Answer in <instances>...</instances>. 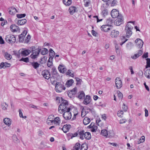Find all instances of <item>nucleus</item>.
Here are the masks:
<instances>
[{"label":"nucleus","instance_id":"1","mask_svg":"<svg viewBox=\"0 0 150 150\" xmlns=\"http://www.w3.org/2000/svg\"><path fill=\"white\" fill-rule=\"evenodd\" d=\"M133 23L134 22L132 21L128 22L125 26V30L126 33V37L127 38H129L132 34V30L133 29V27L131 26L129 23Z\"/></svg>","mask_w":150,"mask_h":150},{"label":"nucleus","instance_id":"2","mask_svg":"<svg viewBox=\"0 0 150 150\" xmlns=\"http://www.w3.org/2000/svg\"><path fill=\"white\" fill-rule=\"evenodd\" d=\"M61 100L62 101V103L60 104L62 105V112H66L67 111L68 108L71 107H68V101L66 100H64L62 97L61 98Z\"/></svg>","mask_w":150,"mask_h":150},{"label":"nucleus","instance_id":"3","mask_svg":"<svg viewBox=\"0 0 150 150\" xmlns=\"http://www.w3.org/2000/svg\"><path fill=\"white\" fill-rule=\"evenodd\" d=\"M41 74L43 77L47 79H49L50 78V80L52 81V80L53 79V76L51 77L50 73L47 70H45L42 71Z\"/></svg>","mask_w":150,"mask_h":150},{"label":"nucleus","instance_id":"4","mask_svg":"<svg viewBox=\"0 0 150 150\" xmlns=\"http://www.w3.org/2000/svg\"><path fill=\"white\" fill-rule=\"evenodd\" d=\"M55 89L57 92L60 93L62 92L63 90H65L66 88L61 83L57 82L56 83Z\"/></svg>","mask_w":150,"mask_h":150},{"label":"nucleus","instance_id":"5","mask_svg":"<svg viewBox=\"0 0 150 150\" xmlns=\"http://www.w3.org/2000/svg\"><path fill=\"white\" fill-rule=\"evenodd\" d=\"M5 40L6 41L9 43H14L16 41V38L12 35H7L5 37Z\"/></svg>","mask_w":150,"mask_h":150},{"label":"nucleus","instance_id":"6","mask_svg":"<svg viewBox=\"0 0 150 150\" xmlns=\"http://www.w3.org/2000/svg\"><path fill=\"white\" fill-rule=\"evenodd\" d=\"M71 109V108L69 107L68 108L67 111L64 112L63 116L64 118L66 120H68L71 118V112H70Z\"/></svg>","mask_w":150,"mask_h":150},{"label":"nucleus","instance_id":"7","mask_svg":"<svg viewBox=\"0 0 150 150\" xmlns=\"http://www.w3.org/2000/svg\"><path fill=\"white\" fill-rule=\"evenodd\" d=\"M123 23V18L122 15H120L115 21V23L117 26H119Z\"/></svg>","mask_w":150,"mask_h":150},{"label":"nucleus","instance_id":"8","mask_svg":"<svg viewBox=\"0 0 150 150\" xmlns=\"http://www.w3.org/2000/svg\"><path fill=\"white\" fill-rule=\"evenodd\" d=\"M27 34V31L26 30H24L21 34L18 36V38L20 42H24L25 36Z\"/></svg>","mask_w":150,"mask_h":150},{"label":"nucleus","instance_id":"9","mask_svg":"<svg viewBox=\"0 0 150 150\" xmlns=\"http://www.w3.org/2000/svg\"><path fill=\"white\" fill-rule=\"evenodd\" d=\"M41 50V49L38 48V50L32 52V54L30 55L31 58L32 59H35L37 58L38 57Z\"/></svg>","mask_w":150,"mask_h":150},{"label":"nucleus","instance_id":"10","mask_svg":"<svg viewBox=\"0 0 150 150\" xmlns=\"http://www.w3.org/2000/svg\"><path fill=\"white\" fill-rule=\"evenodd\" d=\"M115 84L116 88L117 89H120L122 86V80L119 77H117L115 79Z\"/></svg>","mask_w":150,"mask_h":150},{"label":"nucleus","instance_id":"11","mask_svg":"<svg viewBox=\"0 0 150 150\" xmlns=\"http://www.w3.org/2000/svg\"><path fill=\"white\" fill-rule=\"evenodd\" d=\"M111 15L113 18L118 17L121 14H119V11L116 9H113L111 12Z\"/></svg>","mask_w":150,"mask_h":150},{"label":"nucleus","instance_id":"12","mask_svg":"<svg viewBox=\"0 0 150 150\" xmlns=\"http://www.w3.org/2000/svg\"><path fill=\"white\" fill-rule=\"evenodd\" d=\"M58 69L59 71L62 73H65L67 70V69L63 64H60L58 67Z\"/></svg>","mask_w":150,"mask_h":150},{"label":"nucleus","instance_id":"13","mask_svg":"<svg viewBox=\"0 0 150 150\" xmlns=\"http://www.w3.org/2000/svg\"><path fill=\"white\" fill-rule=\"evenodd\" d=\"M91 101V97L89 95H87L84 98L83 103L85 105H87L89 104Z\"/></svg>","mask_w":150,"mask_h":150},{"label":"nucleus","instance_id":"14","mask_svg":"<svg viewBox=\"0 0 150 150\" xmlns=\"http://www.w3.org/2000/svg\"><path fill=\"white\" fill-rule=\"evenodd\" d=\"M135 42L138 47L140 48H142L144 43L142 40L139 39H137L135 40Z\"/></svg>","mask_w":150,"mask_h":150},{"label":"nucleus","instance_id":"15","mask_svg":"<svg viewBox=\"0 0 150 150\" xmlns=\"http://www.w3.org/2000/svg\"><path fill=\"white\" fill-rule=\"evenodd\" d=\"M11 64L6 62H2L0 64V69H5L6 67H9Z\"/></svg>","mask_w":150,"mask_h":150},{"label":"nucleus","instance_id":"16","mask_svg":"<svg viewBox=\"0 0 150 150\" xmlns=\"http://www.w3.org/2000/svg\"><path fill=\"white\" fill-rule=\"evenodd\" d=\"M119 33L118 31L114 30L112 31L110 35L112 38H116L119 35Z\"/></svg>","mask_w":150,"mask_h":150},{"label":"nucleus","instance_id":"17","mask_svg":"<svg viewBox=\"0 0 150 150\" xmlns=\"http://www.w3.org/2000/svg\"><path fill=\"white\" fill-rule=\"evenodd\" d=\"M71 127V125H64L62 128V130L64 133H66L68 132Z\"/></svg>","mask_w":150,"mask_h":150},{"label":"nucleus","instance_id":"18","mask_svg":"<svg viewBox=\"0 0 150 150\" xmlns=\"http://www.w3.org/2000/svg\"><path fill=\"white\" fill-rule=\"evenodd\" d=\"M110 27L109 26L107 25H104L101 27L100 28L104 32H107L110 29Z\"/></svg>","mask_w":150,"mask_h":150},{"label":"nucleus","instance_id":"19","mask_svg":"<svg viewBox=\"0 0 150 150\" xmlns=\"http://www.w3.org/2000/svg\"><path fill=\"white\" fill-rule=\"evenodd\" d=\"M10 29L12 32H15L19 30V28L15 25H12L10 27Z\"/></svg>","mask_w":150,"mask_h":150},{"label":"nucleus","instance_id":"20","mask_svg":"<svg viewBox=\"0 0 150 150\" xmlns=\"http://www.w3.org/2000/svg\"><path fill=\"white\" fill-rule=\"evenodd\" d=\"M76 10L77 8L76 7L72 6L69 8V11L70 14L72 15L74 13L76 12Z\"/></svg>","mask_w":150,"mask_h":150},{"label":"nucleus","instance_id":"21","mask_svg":"<svg viewBox=\"0 0 150 150\" xmlns=\"http://www.w3.org/2000/svg\"><path fill=\"white\" fill-rule=\"evenodd\" d=\"M142 54V51L140 50L138 51L137 53L135 54L134 55L131 56V58L133 59H136Z\"/></svg>","mask_w":150,"mask_h":150},{"label":"nucleus","instance_id":"22","mask_svg":"<svg viewBox=\"0 0 150 150\" xmlns=\"http://www.w3.org/2000/svg\"><path fill=\"white\" fill-rule=\"evenodd\" d=\"M9 12L10 14L11 15H14L18 11L14 7H11L9 9Z\"/></svg>","mask_w":150,"mask_h":150},{"label":"nucleus","instance_id":"23","mask_svg":"<svg viewBox=\"0 0 150 150\" xmlns=\"http://www.w3.org/2000/svg\"><path fill=\"white\" fill-rule=\"evenodd\" d=\"M77 132L79 135L80 138L82 140L83 139H84V134L85 133L84 130H83L79 131V130H78L77 131Z\"/></svg>","mask_w":150,"mask_h":150},{"label":"nucleus","instance_id":"24","mask_svg":"<svg viewBox=\"0 0 150 150\" xmlns=\"http://www.w3.org/2000/svg\"><path fill=\"white\" fill-rule=\"evenodd\" d=\"M31 52V51L28 50H22L21 53L23 56H26L28 55Z\"/></svg>","mask_w":150,"mask_h":150},{"label":"nucleus","instance_id":"25","mask_svg":"<svg viewBox=\"0 0 150 150\" xmlns=\"http://www.w3.org/2000/svg\"><path fill=\"white\" fill-rule=\"evenodd\" d=\"M4 123L7 125L9 126L11 124V120L8 118H6L3 120Z\"/></svg>","mask_w":150,"mask_h":150},{"label":"nucleus","instance_id":"26","mask_svg":"<svg viewBox=\"0 0 150 150\" xmlns=\"http://www.w3.org/2000/svg\"><path fill=\"white\" fill-rule=\"evenodd\" d=\"M51 72L52 75H54L57 76H59L56 68L54 66L52 67Z\"/></svg>","mask_w":150,"mask_h":150},{"label":"nucleus","instance_id":"27","mask_svg":"<svg viewBox=\"0 0 150 150\" xmlns=\"http://www.w3.org/2000/svg\"><path fill=\"white\" fill-rule=\"evenodd\" d=\"M54 115H50L48 117L47 120V123L48 124H49L50 123H52L53 122Z\"/></svg>","mask_w":150,"mask_h":150},{"label":"nucleus","instance_id":"28","mask_svg":"<svg viewBox=\"0 0 150 150\" xmlns=\"http://www.w3.org/2000/svg\"><path fill=\"white\" fill-rule=\"evenodd\" d=\"M78 93L79 95L77 97L80 99H82L85 97V94L83 91H79Z\"/></svg>","mask_w":150,"mask_h":150},{"label":"nucleus","instance_id":"29","mask_svg":"<svg viewBox=\"0 0 150 150\" xmlns=\"http://www.w3.org/2000/svg\"><path fill=\"white\" fill-rule=\"evenodd\" d=\"M27 21V20L25 19L19 20L17 22V24L19 25H22L26 23Z\"/></svg>","mask_w":150,"mask_h":150},{"label":"nucleus","instance_id":"30","mask_svg":"<svg viewBox=\"0 0 150 150\" xmlns=\"http://www.w3.org/2000/svg\"><path fill=\"white\" fill-rule=\"evenodd\" d=\"M31 64L33 67L35 69L38 68L40 64L37 62H33L31 63Z\"/></svg>","mask_w":150,"mask_h":150},{"label":"nucleus","instance_id":"31","mask_svg":"<svg viewBox=\"0 0 150 150\" xmlns=\"http://www.w3.org/2000/svg\"><path fill=\"white\" fill-rule=\"evenodd\" d=\"M85 138L87 139H90L91 138V135L90 132H85L84 134Z\"/></svg>","mask_w":150,"mask_h":150},{"label":"nucleus","instance_id":"32","mask_svg":"<svg viewBox=\"0 0 150 150\" xmlns=\"http://www.w3.org/2000/svg\"><path fill=\"white\" fill-rule=\"evenodd\" d=\"M90 121L91 120L90 118L88 117H86L84 119L83 122L84 125H86L89 124Z\"/></svg>","mask_w":150,"mask_h":150},{"label":"nucleus","instance_id":"33","mask_svg":"<svg viewBox=\"0 0 150 150\" xmlns=\"http://www.w3.org/2000/svg\"><path fill=\"white\" fill-rule=\"evenodd\" d=\"M74 82V81L72 79H71L69 80H68L66 83L67 87H69L71 86L73 83Z\"/></svg>","mask_w":150,"mask_h":150},{"label":"nucleus","instance_id":"34","mask_svg":"<svg viewBox=\"0 0 150 150\" xmlns=\"http://www.w3.org/2000/svg\"><path fill=\"white\" fill-rule=\"evenodd\" d=\"M4 55L5 59L8 60L11 59L12 58V56L7 52H5Z\"/></svg>","mask_w":150,"mask_h":150},{"label":"nucleus","instance_id":"35","mask_svg":"<svg viewBox=\"0 0 150 150\" xmlns=\"http://www.w3.org/2000/svg\"><path fill=\"white\" fill-rule=\"evenodd\" d=\"M63 2L66 6H69L71 4L72 1L71 0H63Z\"/></svg>","mask_w":150,"mask_h":150},{"label":"nucleus","instance_id":"36","mask_svg":"<svg viewBox=\"0 0 150 150\" xmlns=\"http://www.w3.org/2000/svg\"><path fill=\"white\" fill-rule=\"evenodd\" d=\"M80 145V144L79 143H77L73 147L72 150H79Z\"/></svg>","mask_w":150,"mask_h":150},{"label":"nucleus","instance_id":"37","mask_svg":"<svg viewBox=\"0 0 150 150\" xmlns=\"http://www.w3.org/2000/svg\"><path fill=\"white\" fill-rule=\"evenodd\" d=\"M145 76L148 79H150V70H147L144 73Z\"/></svg>","mask_w":150,"mask_h":150},{"label":"nucleus","instance_id":"38","mask_svg":"<svg viewBox=\"0 0 150 150\" xmlns=\"http://www.w3.org/2000/svg\"><path fill=\"white\" fill-rule=\"evenodd\" d=\"M101 134L105 137H107L108 133V131L104 129L101 130Z\"/></svg>","mask_w":150,"mask_h":150},{"label":"nucleus","instance_id":"39","mask_svg":"<svg viewBox=\"0 0 150 150\" xmlns=\"http://www.w3.org/2000/svg\"><path fill=\"white\" fill-rule=\"evenodd\" d=\"M106 22L107 24V25L111 27V25L113 22V21L110 18H109L107 20Z\"/></svg>","mask_w":150,"mask_h":150},{"label":"nucleus","instance_id":"40","mask_svg":"<svg viewBox=\"0 0 150 150\" xmlns=\"http://www.w3.org/2000/svg\"><path fill=\"white\" fill-rule=\"evenodd\" d=\"M66 74L73 77H74V73H73V71L71 70H68L66 73Z\"/></svg>","mask_w":150,"mask_h":150},{"label":"nucleus","instance_id":"41","mask_svg":"<svg viewBox=\"0 0 150 150\" xmlns=\"http://www.w3.org/2000/svg\"><path fill=\"white\" fill-rule=\"evenodd\" d=\"M30 36L29 34L25 38L24 43H28L30 41Z\"/></svg>","mask_w":150,"mask_h":150},{"label":"nucleus","instance_id":"42","mask_svg":"<svg viewBox=\"0 0 150 150\" xmlns=\"http://www.w3.org/2000/svg\"><path fill=\"white\" fill-rule=\"evenodd\" d=\"M53 122L54 124H59L60 122V120L59 118V117H56L55 118L54 120H53Z\"/></svg>","mask_w":150,"mask_h":150},{"label":"nucleus","instance_id":"43","mask_svg":"<svg viewBox=\"0 0 150 150\" xmlns=\"http://www.w3.org/2000/svg\"><path fill=\"white\" fill-rule=\"evenodd\" d=\"M133 45L131 42H129L126 45V47L128 49H131L133 47Z\"/></svg>","mask_w":150,"mask_h":150},{"label":"nucleus","instance_id":"44","mask_svg":"<svg viewBox=\"0 0 150 150\" xmlns=\"http://www.w3.org/2000/svg\"><path fill=\"white\" fill-rule=\"evenodd\" d=\"M13 139L14 142L16 143H17L19 142V141L16 135L13 136Z\"/></svg>","mask_w":150,"mask_h":150},{"label":"nucleus","instance_id":"45","mask_svg":"<svg viewBox=\"0 0 150 150\" xmlns=\"http://www.w3.org/2000/svg\"><path fill=\"white\" fill-rule=\"evenodd\" d=\"M48 52V50L46 48H44L41 52V54L42 55H45Z\"/></svg>","mask_w":150,"mask_h":150},{"label":"nucleus","instance_id":"46","mask_svg":"<svg viewBox=\"0 0 150 150\" xmlns=\"http://www.w3.org/2000/svg\"><path fill=\"white\" fill-rule=\"evenodd\" d=\"M84 2V6L86 7H88L90 4V0H83Z\"/></svg>","mask_w":150,"mask_h":150},{"label":"nucleus","instance_id":"47","mask_svg":"<svg viewBox=\"0 0 150 150\" xmlns=\"http://www.w3.org/2000/svg\"><path fill=\"white\" fill-rule=\"evenodd\" d=\"M2 107V109L4 110H6L7 109V107H8V105L6 103H3L1 105Z\"/></svg>","mask_w":150,"mask_h":150},{"label":"nucleus","instance_id":"48","mask_svg":"<svg viewBox=\"0 0 150 150\" xmlns=\"http://www.w3.org/2000/svg\"><path fill=\"white\" fill-rule=\"evenodd\" d=\"M87 146L84 144H82L81 147V150H87Z\"/></svg>","mask_w":150,"mask_h":150},{"label":"nucleus","instance_id":"49","mask_svg":"<svg viewBox=\"0 0 150 150\" xmlns=\"http://www.w3.org/2000/svg\"><path fill=\"white\" fill-rule=\"evenodd\" d=\"M49 56L50 57L49 58V59L48 60L49 62H52V61L53 60V57L54 56V54H52V55H51L50 54H49Z\"/></svg>","mask_w":150,"mask_h":150},{"label":"nucleus","instance_id":"50","mask_svg":"<svg viewBox=\"0 0 150 150\" xmlns=\"http://www.w3.org/2000/svg\"><path fill=\"white\" fill-rule=\"evenodd\" d=\"M103 16L104 17L107 15L108 14V11L107 9L103 10L102 12Z\"/></svg>","mask_w":150,"mask_h":150},{"label":"nucleus","instance_id":"51","mask_svg":"<svg viewBox=\"0 0 150 150\" xmlns=\"http://www.w3.org/2000/svg\"><path fill=\"white\" fill-rule=\"evenodd\" d=\"M76 81L77 82L76 84L79 85L81 84V82L82 81V80L81 79L78 78V77H76L75 78Z\"/></svg>","mask_w":150,"mask_h":150},{"label":"nucleus","instance_id":"52","mask_svg":"<svg viewBox=\"0 0 150 150\" xmlns=\"http://www.w3.org/2000/svg\"><path fill=\"white\" fill-rule=\"evenodd\" d=\"M146 68H147L148 67H150V59L149 58H147L146 59Z\"/></svg>","mask_w":150,"mask_h":150},{"label":"nucleus","instance_id":"53","mask_svg":"<svg viewBox=\"0 0 150 150\" xmlns=\"http://www.w3.org/2000/svg\"><path fill=\"white\" fill-rule=\"evenodd\" d=\"M20 61H22L27 63L29 62V58L28 57H23L20 60Z\"/></svg>","mask_w":150,"mask_h":150},{"label":"nucleus","instance_id":"54","mask_svg":"<svg viewBox=\"0 0 150 150\" xmlns=\"http://www.w3.org/2000/svg\"><path fill=\"white\" fill-rule=\"evenodd\" d=\"M25 16L26 14L25 13L21 14H17L16 15V16L17 17L19 18L24 17Z\"/></svg>","mask_w":150,"mask_h":150},{"label":"nucleus","instance_id":"55","mask_svg":"<svg viewBox=\"0 0 150 150\" xmlns=\"http://www.w3.org/2000/svg\"><path fill=\"white\" fill-rule=\"evenodd\" d=\"M78 134V133L76 132L74 134L69 133L68 134L69 136L71 137V138L72 139L73 137H75Z\"/></svg>","mask_w":150,"mask_h":150},{"label":"nucleus","instance_id":"56","mask_svg":"<svg viewBox=\"0 0 150 150\" xmlns=\"http://www.w3.org/2000/svg\"><path fill=\"white\" fill-rule=\"evenodd\" d=\"M19 116L21 117H22V118H26V117H27L26 116H23V113L20 110H19Z\"/></svg>","mask_w":150,"mask_h":150},{"label":"nucleus","instance_id":"57","mask_svg":"<svg viewBox=\"0 0 150 150\" xmlns=\"http://www.w3.org/2000/svg\"><path fill=\"white\" fill-rule=\"evenodd\" d=\"M37 47L36 46H32L30 47V49H31V52L36 51L37 50H38V49L39 48H37Z\"/></svg>","mask_w":150,"mask_h":150},{"label":"nucleus","instance_id":"58","mask_svg":"<svg viewBox=\"0 0 150 150\" xmlns=\"http://www.w3.org/2000/svg\"><path fill=\"white\" fill-rule=\"evenodd\" d=\"M145 140V137L144 136H143L141 137L139 140V142L138 141V144H139L140 143L144 142Z\"/></svg>","mask_w":150,"mask_h":150},{"label":"nucleus","instance_id":"59","mask_svg":"<svg viewBox=\"0 0 150 150\" xmlns=\"http://www.w3.org/2000/svg\"><path fill=\"white\" fill-rule=\"evenodd\" d=\"M117 1L116 0H113L111 3V6H114L117 5Z\"/></svg>","mask_w":150,"mask_h":150},{"label":"nucleus","instance_id":"60","mask_svg":"<svg viewBox=\"0 0 150 150\" xmlns=\"http://www.w3.org/2000/svg\"><path fill=\"white\" fill-rule=\"evenodd\" d=\"M97 129V127L96 126H93L91 129V132H96Z\"/></svg>","mask_w":150,"mask_h":150},{"label":"nucleus","instance_id":"61","mask_svg":"<svg viewBox=\"0 0 150 150\" xmlns=\"http://www.w3.org/2000/svg\"><path fill=\"white\" fill-rule=\"evenodd\" d=\"M123 114V112L122 110L118 111L117 113V115L119 117H122V115Z\"/></svg>","mask_w":150,"mask_h":150},{"label":"nucleus","instance_id":"62","mask_svg":"<svg viewBox=\"0 0 150 150\" xmlns=\"http://www.w3.org/2000/svg\"><path fill=\"white\" fill-rule=\"evenodd\" d=\"M117 96L118 97L122 99V93L120 92L119 91H118L117 92Z\"/></svg>","mask_w":150,"mask_h":150},{"label":"nucleus","instance_id":"63","mask_svg":"<svg viewBox=\"0 0 150 150\" xmlns=\"http://www.w3.org/2000/svg\"><path fill=\"white\" fill-rule=\"evenodd\" d=\"M123 38H122V42L120 43V45H122L123 44H124L126 41L127 40V39H126L124 41H123V40L125 38V37L124 36H122Z\"/></svg>","mask_w":150,"mask_h":150},{"label":"nucleus","instance_id":"64","mask_svg":"<svg viewBox=\"0 0 150 150\" xmlns=\"http://www.w3.org/2000/svg\"><path fill=\"white\" fill-rule=\"evenodd\" d=\"M38 134L39 136H42L44 135V133L42 131L40 130L38 132Z\"/></svg>","mask_w":150,"mask_h":150}]
</instances>
